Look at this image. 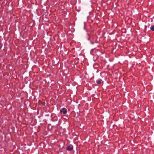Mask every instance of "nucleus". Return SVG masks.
Returning <instances> with one entry per match:
<instances>
[{"label":"nucleus","instance_id":"nucleus-1","mask_svg":"<svg viewBox=\"0 0 154 154\" xmlns=\"http://www.w3.org/2000/svg\"><path fill=\"white\" fill-rule=\"evenodd\" d=\"M60 112L63 113V114H66L67 113V110L65 108H63L60 110Z\"/></svg>","mask_w":154,"mask_h":154},{"label":"nucleus","instance_id":"nucleus-2","mask_svg":"<svg viewBox=\"0 0 154 154\" xmlns=\"http://www.w3.org/2000/svg\"><path fill=\"white\" fill-rule=\"evenodd\" d=\"M73 148V146H68L67 147L66 149L68 151H70L72 150Z\"/></svg>","mask_w":154,"mask_h":154},{"label":"nucleus","instance_id":"nucleus-3","mask_svg":"<svg viewBox=\"0 0 154 154\" xmlns=\"http://www.w3.org/2000/svg\"><path fill=\"white\" fill-rule=\"evenodd\" d=\"M102 80L101 79H98L96 80V82L98 84H101L102 83Z\"/></svg>","mask_w":154,"mask_h":154},{"label":"nucleus","instance_id":"nucleus-4","mask_svg":"<svg viewBox=\"0 0 154 154\" xmlns=\"http://www.w3.org/2000/svg\"><path fill=\"white\" fill-rule=\"evenodd\" d=\"M150 29L152 31H154V25H152L151 26Z\"/></svg>","mask_w":154,"mask_h":154},{"label":"nucleus","instance_id":"nucleus-5","mask_svg":"<svg viewBox=\"0 0 154 154\" xmlns=\"http://www.w3.org/2000/svg\"><path fill=\"white\" fill-rule=\"evenodd\" d=\"M91 43L92 44H94V42H91Z\"/></svg>","mask_w":154,"mask_h":154},{"label":"nucleus","instance_id":"nucleus-6","mask_svg":"<svg viewBox=\"0 0 154 154\" xmlns=\"http://www.w3.org/2000/svg\"><path fill=\"white\" fill-rule=\"evenodd\" d=\"M89 39H90V38H88V40H89Z\"/></svg>","mask_w":154,"mask_h":154}]
</instances>
